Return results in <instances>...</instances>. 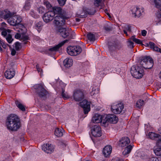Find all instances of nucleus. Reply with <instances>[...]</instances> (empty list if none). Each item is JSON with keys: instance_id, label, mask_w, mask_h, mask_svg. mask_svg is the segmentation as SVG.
<instances>
[{"instance_id": "nucleus-52", "label": "nucleus", "mask_w": 161, "mask_h": 161, "mask_svg": "<svg viewBox=\"0 0 161 161\" xmlns=\"http://www.w3.org/2000/svg\"><path fill=\"white\" fill-rule=\"evenodd\" d=\"M105 30L106 31H110L112 30V28L111 27L109 26H106L104 27Z\"/></svg>"}, {"instance_id": "nucleus-7", "label": "nucleus", "mask_w": 161, "mask_h": 161, "mask_svg": "<svg viewBox=\"0 0 161 161\" xmlns=\"http://www.w3.org/2000/svg\"><path fill=\"white\" fill-rule=\"evenodd\" d=\"M67 51L70 55L76 56L81 53L82 49L79 46H69L67 48Z\"/></svg>"}, {"instance_id": "nucleus-9", "label": "nucleus", "mask_w": 161, "mask_h": 161, "mask_svg": "<svg viewBox=\"0 0 161 161\" xmlns=\"http://www.w3.org/2000/svg\"><path fill=\"white\" fill-rule=\"evenodd\" d=\"M34 87L35 89L37 90L36 92L40 97L44 98L47 95V92L44 88V85L42 84H36L34 86Z\"/></svg>"}, {"instance_id": "nucleus-59", "label": "nucleus", "mask_w": 161, "mask_h": 161, "mask_svg": "<svg viewBox=\"0 0 161 161\" xmlns=\"http://www.w3.org/2000/svg\"><path fill=\"white\" fill-rule=\"evenodd\" d=\"M111 161H120V160L118 158H115L113 159Z\"/></svg>"}, {"instance_id": "nucleus-30", "label": "nucleus", "mask_w": 161, "mask_h": 161, "mask_svg": "<svg viewBox=\"0 0 161 161\" xmlns=\"http://www.w3.org/2000/svg\"><path fill=\"white\" fill-rule=\"evenodd\" d=\"M15 104L17 106L21 111H25V106L19 102L17 101L15 102Z\"/></svg>"}, {"instance_id": "nucleus-25", "label": "nucleus", "mask_w": 161, "mask_h": 161, "mask_svg": "<svg viewBox=\"0 0 161 161\" xmlns=\"http://www.w3.org/2000/svg\"><path fill=\"white\" fill-rule=\"evenodd\" d=\"M64 65L66 68L70 67L73 64V60L71 58H66L64 61Z\"/></svg>"}, {"instance_id": "nucleus-41", "label": "nucleus", "mask_w": 161, "mask_h": 161, "mask_svg": "<svg viewBox=\"0 0 161 161\" xmlns=\"http://www.w3.org/2000/svg\"><path fill=\"white\" fill-rule=\"evenodd\" d=\"M15 48L17 51H19L21 48V46L19 42H16L15 43Z\"/></svg>"}, {"instance_id": "nucleus-34", "label": "nucleus", "mask_w": 161, "mask_h": 161, "mask_svg": "<svg viewBox=\"0 0 161 161\" xmlns=\"http://www.w3.org/2000/svg\"><path fill=\"white\" fill-rule=\"evenodd\" d=\"M44 4L46 6L47 8L49 10V11H52V8H53L50 4V3L47 0H44Z\"/></svg>"}, {"instance_id": "nucleus-22", "label": "nucleus", "mask_w": 161, "mask_h": 161, "mask_svg": "<svg viewBox=\"0 0 161 161\" xmlns=\"http://www.w3.org/2000/svg\"><path fill=\"white\" fill-rule=\"evenodd\" d=\"M18 29L17 31L21 33V34H25L26 31V29L24 25L22 24L19 23L15 26Z\"/></svg>"}, {"instance_id": "nucleus-27", "label": "nucleus", "mask_w": 161, "mask_h": 161, "mask_svg": "<svg viewBox=\"0 0 161 161\" xmlns=\"http://www.w3.org/2000/svg\"><path fill=\"white\" fill-rule=\"evenodd\" d=\"M133 146L129 145L127 146L125 148L124 151L123 152V154L125 155L129 154L131 152L133 148Z\"/></svg>"}, {"instance_id": "nucleus-23", "label": "nucleus", "mask_w": 161, "mask_h": 161, "mask_svg": "<svg viewBox=\"0 0 161 161\" xmlns=\"http://www.w3.org/2000/svg\"><path fill=\"white\" fill-rule=\"evenodd\" d=\"M112 150V147L110 145H107L104 148L103 153L106 157L108 156L111 153Z\"/></svg>"}, {"instance_id": "nucleus-11", "label": "nucleus", "mask_w": 161, "mask_h": 161, "mask_svg": "<svg viewBox=\"0 0 161 161\" xmlns=\"http://www.w3.org/2000/svg\"><path fill=\"white\" fill-rule=\"evenodd\" d=\"M124 108L123 104L120 103L117 104H113L112 105L111 109L112 112L114 114H119L122 112Z\"/></svg>"}, {"instance_id": "nucleus-4", "label": "nucleus", "mask_w": 161, "mask_h": 161, "mask_svg": "<svg viewBox=\"0 0 161 161\" xmlns=\"http://www.w3.org/2000/svg\"><path fill=\"white\" fill-rule=\"evenodd\" d=\"M130 71L132 75L136 79L142 78L144 73L143 68L137 65L132 66Z\"/></svg>"}, {"instance_id": "nucleus-44", "label": "nucleus", "mask_w": 161, "mask_h": 161, "mask_svg": "<svg viewBox=\"0 0 161 161\" xmlns=\"http://www.w3.org/2000/svg\"><path fill=\"white\" fill-rule=\"evenodd\" d=\"M128 46L131 48H132L134 47V43L133 42L130 40H129L128 42Z\"/></svg>"}, {"instance_id": "nucleus-21", "label": "nucleus", "mask_w": 161, "mask_h": 161, "mask_svg": "<svg viewBox=\"0 0 161 161\" xmlns=\"http://www.w3.org/2000/svg\"><path fill=\"white\" fill-rule=\"evenodd\" d=\"M102 116L98 114H95L92 117V121L94 123H99L100 122L103 124Z\"/></svg>"}, {"instance_id": "nucleus-1", "label": "nucleus", "mask_w": 161, "mask_h": 161, "mask_svg": "<svg viewBox=\"0 0 161 161\" xmlns=\"http://www.w3.org/2000/svg\"><path fill=\"white\" fill-rule=\"evenodd\" d=\"M53 12L54 14H60L61 15H57L54 18L53 23L57 27H60L65 24V19L68 18L65 16L66 12L62 11V9L59 7H54L52 8L51 11Z\"/></svg>"}, {"instance_id": "nucleus-8", "label": "nucleus", "mask_w": 161, "mask_h": 161, "mask_svg": "<svg viewBox=\"0 0 161 161\" xmlns=\"http://www.w3.org/2000/svg\"><path fill=\"white\" fill-rule=\"evenodd\" d=\"M72 97L76 102L81 101L84 98V91L79 89L74 90L73 91Z\"/></svg>"}, {"instance_id": "nucleus-16", "label": "nucleus", "mask_w": 161, "mask_h": 161, "mask_svg": "<svg viewBox=\"0 0 161 161\" xmlns=\"http://www.w3.org/2000/svg\"><path fill=\"white\" fill-rule=\"evenodd\" d=\"M14 14V13L11 12L8 9H5L2 12H0L1 17L5 19H8Z\"/></svg>"}, {"instance_id": "nucleus-53", "label": "nucleus", "mask_w": 161, "mask_h": 161, "mask_svg": "<svg viewBox=\"0 0 161 161\" xmlns=\"http://www.w3.org/2000/svg\"><path fill=\"white\" fill-rule=\"evenodd\" d=\"M148 45H149L150 47L151 48H153V47H155V44L151 42H150L149 43V44H147Z\"/></svg>"}, {"instance_id": "nucleus-55", "label": "nucleus", "mask_w": 161, "mask_h": 161, "mask_svg": "<svg viewBox=\"0 0 161 161\" xmlns=\"http://www.w3.org/2000/svg\"><path fill=\"white\" fill-rule=\"evenodd\" d=\"M147 34V31L145 30H143L142 31V34L143 36H145Z\"/></svg>"}, {"instance_id": "nucleus-2", "label": "nucleus", "mask_w": 161, "mask_h": 161, "mask_svg": "<svg viewBox=\"0 0 161 161\" xmlns=\"http://www.w3.org/2000/svg\"><path fill=\"white\" fill-rule=\"evenodd\" d=\"M6 125L8 129L11 131H16L19 129L20 125L19 118L16 115L11 114L7 117Z\"/></svg>"}, {"instance_id": "nucleus-17", "label": "nucleus", "mask_w": 161, "mask_h": 161, "mask_svg": "<svg viewBox=\"0 0 161 161\" xmlns=\"http://www.w3.org/2000/svg\"><path fill=\"white\" fill-rule=\"evenodd\" d=\"M131 11L134 16L138 17H140L142 12H143V10L142 8H140L137 7H133Z\"/></svg>"}, {"instance_id": "nucleus-24", "label": "nucleus", "mask_w": 161, "mask_h": 161, "mask_svg": "<svg viewBox=\"0 0 161 161\" xmlns=\"http://www.w3.org/2000/svg\"><path fill=\"white\" fill-rule=\"evenodd\" d=\"M131 26L127 24H124L122 26V28L123 29L124 33L125 34L126 36L128 35L127 34V31L129 32H131Z\"/></svg>"}, {"instance_id": "nucleus-56", "label": "nucleus", "mask_w": 161, "mask_h": 161, "mask_svg": "<svg viewBox=\"0 0 161 161\" xmlns=\"http://www.w3.org/2000/svg\"><path fill=\"white\" fill-rule=\"evenodd\" d=\"M1 45H2V47L4 48H6V47H7L6 45L3 42L1 41Z\"/></svg>"}, {"instance_id": "nucleus-12", "label": "nucleus", "mask_w": 161, "mask_h": 161, "mask_svg": "<svg viewBox=\"0 0 161 161\" xmlns=\"http://www.w3.org/2000/svg\"><path fill=\"white\" fill-rule=\"evenodd\" d=\"M92 135L95 137H100L102 135L101 128L99 125H95L91 130Z\"/></svg>"}, {"instance_id": "nucleus-18", "label": "nucleus", "mask_w": 161, "mask_h": 161, "mask_svg": "<svg viewBox=\"0 0 161 161\" xmlns=\"http://www.w3.org/2000/svg\"><path fill=\"white\" fill-rule=\"evenodd\" d=\"M69 40H64L55 46L49 48L48 49V51L52 52H56L58 51L60 47L63 46L65 43L67 42Z\"/></svg>"}, {"instance_id": "nucleus-57", "label": "nucleus", "mask_w": 161, "mask_h": 161, "mask_svg": "<svg viewBox=\"0 0 161 161\" xmlns=\"http://www.w3.org/2000/svg\"><path fill=\"white\" fill-rule=\"evenodd\" d=\"M16 53V51L14 49H13L12 50L11 54L13 56H14L15 55Z\"/></svg>"}, {"instance_id": "nucleus-50", "label": "nucleus", "mask_w": 161, "mask_h": 161, "mask_svg": "<svg viewBox=\"0 0 161 161\" xmlns=\"http://www.w3.org/2000/svg\"><path fill=\"white\" fill-rule=\"evenodd\" d=\"M42 110H48L49 109V107L48 106L46 105H42L41 106Z\"/></svg>"}, {"instance_id": "nucleus-15", "label": "nucleus", "mask_w": 161, "mask_h": 161, "mask_svg": "<svg viewBox=\"0 0 161 161\" xmlns=\"http://www.w3.org/2000/svg\"><path fill=\"white\" fill-rule=\"evenodd\" d=\"M42 150L47 153H51L54 151V147L51 144H44L42 146Z\"/></svg>"}, {"instance_id": "nucleus-36", "label": "nucleus", "mask_w": 161, "mask_h": 161, "mask_svg": "<svg viewBox=\"0 0 161 161\" xmlns=\"http://www.w3.org/2000/svg\"><path fill=\"white\" fill-rule=\"evenodd\" d=\"M0 30L3 31L1 33L2 35L4 37L5 36L7 35V31L8 32H10L11 31L9 29L6 30L4 28L2 27L0 28Z\"/></svg>"}, {"instance_id": "nucleus-39", "label": "nucleus", "mask_w": 161, "mask_h": 161, "mask_svg": "<svg viewBox=\"0 0 161 161\" xmlns=\"http://www.w3.org/2000/svg\"><path fill=\"white\" fill-rule=\"evenodd\" d=\"M61 95L64 99L68 98H69L68 95L67 93L65 92L64 89L63 88H62Z\"/></svg>"}, {"instance_id": "nucleus-38", "label": "nucleus", "mask_w": 161, "mask_h": 161, "mask_svg": "<svg viewBox=\"0 0 161 161\" xmlns=\"http://www.w3.org/2000/svg\"><path fill=\"white\" fill-rule=\"evenodd\" d=\"M42 26V23L40 22L36 23L35 25V27L38 31H39L41 29Z\"/></svg>"}, {"instance_id": "nucleus-63", "label": "nucleus", "mask_w": 161, "mask_h": 161, "mask_svg": "<svg viewBox=\"0 0 161 161\" xmlns=\"http://www.w3.org/2000/svg\"><path fill=\"white\" fill-rule=\"evenodd\" d=\"M1 25L2 26L1 27L3 28V27L5 26L6 24L4 22H3L2 23Z\"/></svg>"}, {"instance_id": "nucleus-64", "label": "nucleus", "mask_w": 161, "mask_h": 161, "mask_svg": "<svg viewBox=\"0 0 161 161\" xmlns=\"http://www.w3.org/2000/svg\"><path fill=\"white\" fill-rule=\"evenodd\" d=\"M158 131L159 133L161 134V127H160L158 129Z\"/></svg>"}, {"instance_id": "nucleus-40", "label": "nucleus", "mask_w": 161, "mask_h": 161, "mask_svg": "<svg viewBox=\"0 0 161 161\" xmlns=\"http://www.w3.org/2000/svg\"><path fill=\"white\" fill-rule=\"evenodd\" d=\"M37 11L39 14H42L45 11V8L42 6L40 7L37 8Z\"/></svg>"}, {"instance_id": "nucleus-58", "label": "nucleus", "mask_w": 161, "mask_h": 161, "mask_svg": "<svg viewBox=\"0 0 161 161\" xmlns=\"http://www.w3.org/2000/svg\"><path fill=\"white\" fill-rule=\"evenodd\" d=\"M160 48H158V47L156 46H155V47H153V49L154 51H156L158 52L159 50V49Z\"/></svg>"}, {"instance_id": "nucleus-60", "label": "nucleus", "mask_w": 161, "mask_h": 161, "mask_svg": "<svg viewBox=\"0 0 161 161\" xmlns=\"http://www.w3.org/2000/svg\"><path fill=\"white\" fill-rule=\"evenodd\" d=\"M143 99L145 101H146L148 97H147L146 94L143 95Z\"/></svg>"}, {"instance_id": "nucleus-10", "label": "nucleus", "mask_w": 161, "mask_h": 161, "mask_svg": "<svg viewBox=\"0 0 161 161\" xmlns=\"http://www.w3.org/2000/svg\"><path fill=\"white\" fill-rule=\"evenodd\" d=\"M7 21L10 25L16 26L22 21V19L20 16L14 14L8 18Z\"/></svg>"}, {"instance_id": "nucleus-47", "label": "nucleus", "mask_w": 161, "mask_h": 161, "mask_svg": "<svg viewBox=\"0 0 161 161\" xmlns=\"http://www.w3.org/2000/svg\"><path fill=\"white\" fill-rule=\"evenodd\" d=\"M30 14L31 15L35 18H37L38 17L37 15L35 14L34 11L33 10L31 11Z\"/></svg>"}, {"instance_id": "nucleus-37", "label": "nucleus", "mask_w": 161, "mask_h": 161, "mask_svg": "<svg viewBox=\"0 0 161 161\" xmlns=\"http://www.w3.org/2000/svg\"><path fill=\"white\" fill-rule=\"evenodd\" d=\"M130 39L137 44H142V41L139 39L135 38V36H132L130 38Z\"/></svg>"}, {"instance_id": "nucleus-33", "label": "nucleus", "mask_w": 161, "mask_h": 161, "mask_svg": "<svg viewBox=\"0 0 161 161\" xmlns=\"http://www.w3.org/2000/svg\"><path fill=\"white\" fill-rule=\"evenodd\" d=\"M87 37L89 40L91 41H94L95 40V37L94 34L90 33L87 35Z\"/></svg>"}, {"instance_id": "nucleus-5", "label": "nucleus", "mask_w": 161, "mask_h": 161, "mask_svg": "<svg viewBox=\"0 0 161 161\" xmlns=\"http://www.w3.org/2000/svg\"><path fill=\"white\" fill-rule=\"evenodd\" d=\"M118 120V119L115 114H109L107 116L103 121L102 126L107 127L109 123L115 124Z\"/></svg>"}, {"instance_id": "nucleus-20", "label": "nucleus", "mask_w": 161, "mask_h": 161, "mask_svg": "<svg viewBox=\"0 0 161 161\" xmlns=\"http://www.w3.org/2000/svg\"><path fill=\"white\" fill-rule=\"evenodd\" d=\"M130 142L129 138L127 137H122L119 142V145L121 147H124L128 145Z\"/></svg>"}, {"instance_id": "nucleus-13", "label": "nucleus", "mask_w": 161, "mask_h": 161, "mask_svg": "<svg viewBox=\"0 0 161 161\" xmlns=\"http://www.w3.org/2000/svg\"><path fill=\"white\" fill-rule=\"evenodd\" d=\"M55 14L52 11H49L45 14L42 18L44 21L46 23H48L52 20L54 18Z\"/></svg>"}, {"instance_id": "nucleus-19", "label": "nucleus", "mask_w": 161, "mask_h": 161, "mask_svg": "<svg viewBox=\"0 0 161 161\" xmlns=\"http://www.w3.org/2000/svg\"><path fill=\"white\" fill-rule=\"evenodd\" d=\"M15 74V71L13 69H11L5 71L4 75L5 77L7 79H10L14 76Z\"/></svg>"}, {"instance_id": "nucleus-29", "label": "nucleus", "mask_w": 161, "mask_h": 161, "mask_svg": "<svg viewBox=\"0 0 161 161\" xmlns=\"http://www.w3.org/2000/svg\"><path fill=\"white\" fill-rule=\"evenodd\" d=\"M160 136L159 134L153 132H150L148 134V136L152 140H154L156 138H158Z\"/></svg>"}, {"instance_id": "nucleus-62", "label": "nucleus", "mask_w": 161, "mask_h": 161, "mask_svg": "<svg viewBox=\"0 0 161 161\" xmlns=\"http://www.w3.org/2000/svg\"><path fill=\"white\" fill-rule=\"evenodd\" d=\"M87 12H88V14H90L91 15H93V14H94L95 13V11L93 12H91L90 11H87Z\"/></svg>"}, {"instance_id": "nucleus-48", "label": "nucleus", "mask_w": 161, "mask_h": 161, "mask_svg": "<svg viewBox=\"0 0 161 161\" xmlns=\"http://www.w3.org/2000/svg\"><path fill=\"white\" fill-rule=\"evenodd\" d=\"M157 145L159 147H161V136L160 135L157 142Z\"/></svg>"}, {"instance_id": "nucleus-45", "label": "nucleus", "mask_w": 161, "mask_h": 161, "mask_svg": "<svg viewBox=\"0 0 161 161\" xmlns=\"http://www.w3.org/2000/svg\"><path fill=\"white\" fill-rule=\"evenodd\" d=\"M22 34V36L21 38V40H22L23 41H25L28 40L29 37L27 35H25V34Z\"/></svg>"}, {"instance_id": "nucleus-6", "label": "nucleus", "mask_w": 161, "mask_h": 161, "mask_svg": "<svg viewBox=\"0 0 161 161\" xmlns=\"http://www.w3.org/2000/svg\"><path fill=\"white\" fill-rule=\"evenodd\" d=\"M60 35L64 38H68L69 40L70 39L72 38L73 36L75 35V33L72 32L71 31L68 29L65 28H60L58 31Z\"/></svg>"}, {"instance_id": "nucleus-42", "label": "nucleus", "mask_w": 161, "mask_h": 161, "mask_svg": "<svg viewBox=\"0 0 161 161\" xmlns=\"http://www.w3.org/2000/svg\"><path fill=\"white\" fill-rule=\"evenodd\" d=\"M94 2V5L97 7H98L100 5L102 0H92Z\"/></svg>"}, {"instance_id": "nucleus-14", "label": "nucleus", "mask_w": 161, "mask_h": 161, "mask_svg": "<svg viewBox=\"0 0 161 161\" xmlns=\"http://www.w3.org/2000/svg\"><path fill=\"white\" fill-rule=\"evenodd\" d=\"M80 106L84 109V114H88L90 111V103L86 100H84L80 103Z\"/></svg>"}, {"instance_id": "nucleus-49", "label": "nucleus", "mask_w": 161, "mask_h": 161, "mask_svg": "<svg viewBox=\"0 0 161 161\" xmlns=\"http://www.w3.org/2000/svg\"><path fill=\"white\" fill-rule=\"evenodd\" d=\"M158 10L157 13V16L158 18H161V7L158 8Z\"/></svg>"}, {"instance_id": "nucleus-32", "label": "nucleus", "mask_w": 161, "mask_h": 161, "mask_svg": "<svg viewBox=\"0 0 161 161\" xmlns=\"http://www.w3.org/2000/svg\"><path fill=\"white\" fill-rule=\"evenodd\" d=\"M154 152L157 156L161 155V148L160 147H155L154 148Z\"/></svg>"}, {"instance_id": "nucleus-43", "label": "nucleus", "mask_w": 161, "mask_h": 161, "mask_svg": "<svg viewBox=\"0 0 161 161\" xmlns=\"http://www.w3.org/2000/svg\"><path fill=\"white\" fill-rule=\"evenodd\" d=\"M6 39L9 43H11L13 40L12 36L10 34H8V36L6 37Z\"/></svg>"}, {"instance_id": "nucleus-26", "label": "nucleus", "mask_w": 161, "mask_h": 161, "mask_svg": "<svg viewBox=\"0 0 161 161\" xmlns=\"http://www.w3.org/2000/svg\"><path fill=\"white\" fill-rule=\"evenodd\" d=\"M64 130L63 129H59L58 128H56L54 132L55 135L58 137L62 136L63 135Z\"/></svg>"}, {"instance_id": "nucleus-3", "label": "nucleus", "mask_w": 161, "mask_h": 161, "mask_svg": "<svg viewBox=\"0 0 161 161\" xmlns=\"http://www.w3.org/2000/svg\"><path fill=\"white\" fill-rule=\"evenodd\" d=\"M140 64L145 69H150L153 65V62L152 58L149 56L141 57L139 59Z\"/></svg>"}, {"instance_id": "nucleus-54", "label": "nucleus", "mask_w": 161, "mask_h": 161, "mask_svg": "<svg viewBox=\"0 0 161 161\" xmlns=\"http://www.w3.org/2000/svg\"><path fill=\"white\" fill-rule=\"evenodd\" d=\"M21 37V36L20 34L19 33H17L15 36V37L16 39H19Z\"/></svg>"}, {"instance_id": "nucleus-46", "label": "nucleus", "mask_w": 161, "mask_h": 161, "mask_svg": "<svg viewBox=\"0 0 161 161\" xmlns=\"http://www.w3.org/2000/svg\"><path fill=\"white\" fill-rule=\"evenodd\" d=\"M58 3L60 6H63L65 4L66 0H57Z\"/></svg>"}, {"instance_id": "nucleus-61", "label": "nucleus", "mask_w": 161, "mask_h": 161, "mask_svg": "<svg viewBox=\"0 0 161 161\" xmlns=\"http://www.w3.org/2000/svg\"><path fill=\"white\" fill-rule=\"evenodd\" d=\"M149 161H156V158H150Z\"/></svg>"}, {"instance_id": "nucleus-35", "label": "nucleus", "mask_w": 161, "mask_h": 161, "mask_svg": "<svg viewBox=\"0 0 161 161\" xmlns=\"http://www.w3.org/2000/svg\"><path fill=\"white\" fill-rule=\"evenodd\" d=\"M154 3L157 8L161 7V0H154Z\"/></svg>"}, {"instance_id": "nucleus-31", "label": "nucleus", "mask_w": 161, "mask_h": 161, "mask_svg": "<svg viewBox=\"0 0 161 161\" xmlns=\"http://www.w3.org/2000/svg\"><path fill=\"white\" fill-rule=\"evenodd\" d=\"M144 101L141 99H139L136 103V106L138 108H140L142 107L144 105Z\"/></svg>"}, {"instance_id": "nucleus-51", "label": "nucleus", "mask_w": 161, "mask_h": 161, "mask_svg": "<svg viewBox=\"0 0 161 161\" xmlns=\"http://www.w3.org/2000/svg\"><path fill=\"white\" fill-rule=\"evenodd\" d=\"M86 14H85V13L84 12L83 13H82L81 14L78 15V17L80 18H83L84 17H86Z\"/></svg>"}, {"instance_id": "nucleus-28", "label": "nucleus", "mask_w": 161, "mask_h": 161, "mask_svg": "<svg viewBox=\"0 0 161 161\" xmlns=\"http://www.w3.org/2000/svg\"><path fill=\"white\" fill-rule=\"evenodd\" d=\"M32 1L31 0H28L26 1L25 5L24 6L23 9L24 10H27L30 9L31 7Z\"/></svg>"}]
</instances>
